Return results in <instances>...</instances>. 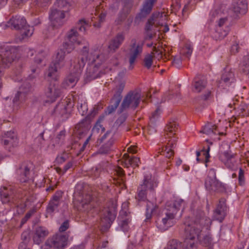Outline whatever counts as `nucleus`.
Wrapping results in <instances>:
<instances>
[{
	"mask_svg": "<svg viewBox=\"0 0 249 249\" xmlns=\"http://www.w3.org/2000/svg\"><path fill=\"white\" fill-rule=\"evenodd\" d=\"M76 26V28H72L68 32L67 35V41L63 44V47L67 52V53H71L74 49L75 45L81 44L77 28H78L79 31L85 33L89 26L88 23L84 19L80 20Z\"/></svg>",
	"mask_w": 249,
	"mask_h": 249,
	"instance_id": "obj_4",
	"label": "nucleus"
},
{
	"mask_svg": "<svg viewBox=\"0 0 249 249\" xmlns=\"http://www.w3.org/2000/svg\"><path fill=\"white\" fill-rule=\"evenodd\" d=\"M26 23V21L24 18L18 16L11 18L8 22L9 24L17 30L21 29Z\"/></svg>",
	"mask_w": 249,
	"mask_h": 249,
	"instance_id": "obj_32",
	"label": "nucleus"
},
{
	"mask_svg": "<svg viewBox=\"0 0 249 249\" xmlns=\"http://www.w3.org/2000/svg\"><path fill=\"white\" fill-rule=\"evenodd\" d=\"M14 193L11 187H3L0 188V196L2 203H7L13 198Z\"/></svg>",
	"mask_w": 249,
	"mask_h": 249,
	"instance_id": "obj_30",
	"label": "nucleus"
},
{
	"mask_svg": "<svg viewBox=\"0 0 249 249\" xmlns=\"http://www.w3.org/2000/svg\"><path fill=\"white\" fill-rule=\"evenodd\" d=\"M209 151H210V147H208V149L206 151L202 150V152H203V154L204 155L205 157V166L207 167V163L209 161V158L210 157V154H209Z\"/></svg>",
	"mask_w": 249,
	"mask_h": 249,
	"instance_id": "obj_63",
	"label": "nucleus"
},
{
	"mask_svg": "<svg viewBox=\"0 0 249 249\" xmlns=\"http://www.w3.org/2000/svg\"><path fill=\"white\" fill-rule=\"evenodd\" d=\"M144 66L147 69L151 68L153 64V55L148 54L145 55L143 60Z\"/></svg>",
	"mask_w": 249,
	"mask_h": 249,
	"instance_id": "obj_55",
	"label": "nucleus"
},
{
	"mask_svg": "<svg viewBox=\"0 0 249 249\" xmlns=\"http://www.w3.org/2000/svg\"><path fill=\"white\" fill-rule=\"evenodd\" d=\"M107 58L105 51L101 46L93 48L89 54V60L94 65L93 70L89 72L88 76L92 79H96L106 72L104 63Z\"/></svg>",
	"mask_w": 249,
	"mask_h": 249,
	"instance_id": "obj_2",
	"label": "nucleus"
},
{
	"mask_svg": "<svg viewBox=\"0 0 249 249\" xmlns=\"http://www.w3.org/2000/svg\"><path fill=\"white\" fill-rule=\"evenodd\" d=\"M48 234L49 231L46 228L43 227H37L33 236V241L35 244L39 245L43 242Z\"/></svg>",
	"mask_w": 249,
	"mask_h": 249,
	"instance_id": "obj_27",
	"label": "nucleus"
},
{
	"mask_svg": "<svg viewBox=\"0 0 249 249\" xmlns=\"http://www.w3.org/2000/svg\"><path fill=\"white\" fill-rule=\"evenodd\" d=\"M0 141L4 146H16L18 143L17 134L13 131H7L1 136Z\"/></svg>",
	"mask_w": 249,
	"mask_h": 249,
	"instance_id": "obj_24",
	"label": "nucleus"
},
{
	"mask_svg": "<svg viewBox=\"0 0 249 249\" xmlns=\"http://www.w3.org/2000/svg\"><path fill=\"white\" fill-rule=\"evenodd\" d=\"M236 156L231 151H225L220 154L219 159L227 168L234 171L237 169L239 163Z\"/></svg>",
	"mask_w": 249,
	"mask_h": 249,
	"instance_id": "obj_15",
	"label": "nucleus"
},
{
	"mask_svg": "<svg viewBox=\"0 0 249 249\" xmlns=\"http://www.w3.org/2000/svg\"><path fill=\"white\" fill-rule=\"evenodd\" d=\"M68 237L62 234H56L48 239L45 245L49 248L64 249L67 245Z\"/></svg>",
	"mask_w": 249,
	"mask_h": 249,
	"instance_id": "obj_12",
	"label": "nucleus"
},
{
	"mask_svg": "<svg viewBox=\"0 0 249 249\" xmlns=\"http://www.w3.org/2000/svg\"><path fill=\"white\" fill-rule=\"evenodd\" d=\"M35 2L37 6L43 7L49 5L51 2V0H35Z\"/></svg>",
	"mask_w": 249,
	"mask_h": 249,
	"instance_id": "obj_59",
	"label": "nucleus"
},
{
	"mask_svg": "<svg viewBox=\"0 0 249 249\" xmlns=\"http://www.w3.org/2000/svg\"><path fill=\"white\" fill-rule=\"evenodd\" d=\"M89 45H85L83 47V49L81 51V53L83 56L81 58V61L80 62L79 61L76 65H79V64L82 62V58H83L84 61V65L85 64V61L89 59Z\"/></svg>",
	"mask_w": 249,
	"mask_h": 249,
	"instance_id": "obj_49",
	"label": "nucleus"
},
{
	"mask_svg": "<svg viewBox=\"0 0 249 249\" xmlns=\"http://www.w3.org/2000/svg\"><path fill=\"white\" fill-rule=\"evenodd\" d=\"M167 16L164 13H155L148 20L145 29L147 31L152 30L154 27H162L165 24Z\"/></svg>",
	"mask_w": 249,
	"mask_h": 249,
	"instance_id": "obj_14",
	"label": "nucleus"
},
{
	"mask_svg": "<svg viewBox=\"0 0 249 249\" xmlns=\"http://www.w3.org/2000/svg\"><path fill=\"white\" fill-rule=\"evenodd\" d=\"M219 11L213 9H212L210 13V19L211 21L213 20L215 18H218L219 17Z\"/></svg>",
	"mask_w": 249,
	"mask_h": 249,
	"instance_id": "obj_60",
	"label": "nucleus"
},
{
	"mask_svg": "<svg viewBox=\"0 0 249 249\" xmlns=\"http://www.w3.org/2000/svg\"><path fill=\"white\" fill-rule=\"evenodd\" d=\"M69 227V223L68 220L65 221L59 228V231L63 232L66 231Z\"/></svg>",
	"mask_w": 249,
	"mask_h": 249,
	"instance_id": "obj_64",
	"label": "nucleus"
},
{
	"mask_svg": "<svg viewBox=\"0 0 249 249\" xmlns=\"http://www.w3.org/2000/svg\"><path fill=\"white\" fill-rule=\"evenodd\" d=\"M141 94L136 91L129 92L124 97L121 104V111L128 108H136L141 101Z\"/></svg>",
	"mask_w": 249,
	"mask_h": 249,
	"instance_id": "obj_10",
	"label": "nucleus"
},
{
	"mask_svg": "<svg viewBox=\"0 0 249 249\" xmlns=\"http://www.w3.org/2000/svg\"><path fill=\"white\" fill-rule=\"evenodd\" d=\"M205 186L207 190L210 192H220L225 188L221 182L216 178H211L208 176L205 182Z\"/></svg>",
	"mask_w": 249,
	"mask_h": 249,
	"instance_id": "obj_18",
	"label": "nucleus"
},
{
	"mask_svg": "<svg viewBox=\"0 0 249 249\" xmlns=\"http://www.w3.org/2000/svg\"><path fill=\"white\" fill-rule=\"evenodd\" d=\"M163 51L164 50L162 47L159 46L156 47V46H154L153 52H152L153 57L154 56L158 59L162 58L164 55Z\"/></svg>",
	"mask_w": 249,
	"mask_h": 249,
	"instance_id": "obj_45",
	"label": "nucleus"
},
{
	"mask_svg": "<svg viewBox=\"0 0 249 249\" xmlns=\"http://www.w3.org/2000/svg\"><path fill=\"white\" fill-rule=\"evenodd\" d=\"M246 5L240 2H234L231 7V11L237 16L238 14H245L246 13Z\"/></svg>",
	"mask_w": 249,
	"mask_h": 249,
	"instance_id": "obj_35",
	"label": "nucleus"
},
{
	"mask_svg": "<svg viewBox=\"0 0 249 249\" xmlns=\"http://www.w3.org/2000/svg\"><path fill=\"white\" fill-rule=\"evenodd\" d=\"M18 50L12 46H7L2 49L0 54V66L5 67L13 62L17 57Z\"/></svg>",
	"mask_w": 249,
	"mask_h": 249,
	"instance_id": "obj_11",
	"label": "nucleus"
},
{
	"mask_svg": "<svg viewBox=\"0 0 249 249\" xmlns=\"http://www.w3.org/2000/svg\"><path fill=\"white\" fill-rule=\"evenodd\" d=\"M30 88V86L29 85H27V87L25 88L22 86L19 89V91L18 92L13 99V102L15 103L18 102L19 100V96L22 94L26 93L29 90Z\"/></svg>",
	"mask_w": 249,
	"mask_h": 249,
	"instance_id": "obj_46",
	"label": "nucleus"
},
{
	"mask_svg": "<svg viewBox=\"0 0 249 249\" xmlns=\"http://www.w3.org/2000/svg\"><path fill=\"white\" fill-rule=\"evenodd\" d=\"M63 192L61 191H57L54 195L53 198L50 200L46 209V217L51 215L57 209L60 204V200L62 196Z\"/></svg>",
	"mask_w": 249,
	"mask_h": 249,
	"instance_id": "obj_21",
	"label": "nucleus"
},
{
	"mask_svg": "<svg viewBox=\"0 0 249 249\" xmlns=\"http://www.w3.org/2000/svg\"><path fill=\"white\" fill-rule=\"evenodd\" d=\"M198 241L205 247H211L212 244V239L209 235H205L202 239H201L200 235Z\"/></svg>",
	"mask_w": 249,
	"mask_h": 249,
	"instance_id": "obj_47",
	"label": "nucleus"
},
{
	"mask_svg": "<svg viewBox=\"0 0 249 249\" xmlns=\"http://www.w3.org/2000/svg\"><path fill=\"white\" fill-rule=\"evenodd\" d=\"M129 203L128 202H124L122 205V209L119 213L120 216H130V212L128 211Z\"/></svg>",
	"mask_w": 249,
	"mask_h": 249,
	"instance_id": "obj_48",
	"label": "nucleus"
},
{
	"mask_svg": "<svg viewBox=\"0 0 249 249\" xmlns=\"http://www.w3.org/2000/svg\"><path fill=\"white\" fill-rule=\"evenodd\" d=\"M77 108L79 112L82 115H85L86 114L88 108L87 106L85 104H81L80 106H78Z\"/></svg>",
	"mask_w": 249,
	"mask_h": 249,
	"instance_id": "obj_61",
	"label": "nucleus"
},
{
	"mask_svg": "<svg viewBox=\"0 0 249 249\" xmlns=\"http://www.w3.org/2000/svg\"><path fill=\"white\" fill-rule=\"evenodd\" d=\"M140 185L144 187L149 192V195L153 197H155V189L158 185L157 179L151 174L145 175L142 183Z\"/></svg>",
	"mask_w": 249,
	"mask_h": 249,
	"instance_id": "obj_17",
	"label": "nucleus"
},
{
	"mask_svg": "<svg viewBox=\"0 0 249 249\" xmlns=\"http://www.w3.org/2000/svg\"><path fill=\"white\" fill-rule=\"evenodd\" d=\"M172 64L175 67L179 68L181 65V59L180 56H176L174 57L172 62Z\"/></svg>",
	"mask_w": 249,
	"mask_h": 249,
	"instance_id": "obj_62",
	"label": "nucleus"
},
{
	"mask_svg": "<svg viewBox=\"0 0 249 249\" xmlns=\"http://www.w3.org/2000/svg\"><path fill=\"white\" fill-rule=\"evenodd\" d=\"M115 217L116 213L114 211L105 209L101 217L102 224L106 227L110 226L111 223L115 219Z\"/></svg>",
	"mask_w": 249,
	"mask_h": 249,
	"instance_id": "obj_28",
	"label": "nucleus"
},
{
	"mask_svg": "<svg viewBox=\"0 0 249 249\" xmlns=\"http://www.w3.org/2000/svg\"><path fill=\"white\" fill-rule=\"evenodd\" d=\"M60 90L56 84H51L46 89L45 95L46 103H53L59 96Z\"/></svg>",
	"mask_w": 249,
	"mask_h": 249,
	"instance_id": "obj_20",
	"label": "nucleus"
},
{
	"mask_svg": "<svg viewBox=\"0 0 249 249\" xmlns=\"http://www.w3.org/2000/svg\"><path fill=\"white\" fill-rule=\"evenodd\" d=\"M105 130V128L101 124L100 121H98L92 128L90 135L95 138L96 136L102 134Z\"/></svg>",
	"mask_w": 249,
	"mask_h": 249,
	"instance_id": "obj_42",
	"label": "nucleus"
},
{
	"mask_svg": "<svg viewBox=\"0 0 249 249\" xmlns=\"http://www.w3.org/2000/svg\"><path fill=\"white\" fill-rule=\"evenodd\" d=\"M124 34L123 33H119L112 39L108 44V49L110 51L114 52L118 49L124 40Z\"/></svg>",
	"mask_w": 249,
	"mask_h": 249,
	"instance_id": "obj_29",
	"label": "nucleus"
},
{
	"mask_svg": "<svg viewBox=\"0 0 249 249\" xmlns=\"http://www.w3.org/2000/svg\"><path fill=\"white\" fill-rule=\"evenodd\" d=\"M207 81L204 78L196 77L192 84V90L196 93L202 92L200 96L201 100L206 101L208 100L212 94L211 90L207 88Z\"/></svg>",
	"mask_w": 249,
	"mask_h": 249,
	"instance_id": "obj_8",
	"label": "nucleus"
},
{
	"mask_svg": "<svg viewBox=\"0 0 249 249\" xmlns=\"http://www.w3.org/2000/svg\"><path fill=\"white\" fill-rule=\"evenodd\" d=\"M227 212L226 200L224 198H221L219 200L216 208L213 212V220H217L220 222H222L227 214Z\"/></svg>",
	"mask_w": 249,
	"mask_h": 249,
	"instance_id": "obj_19",
	"label": "nucleus"
},
{
	"mask_svg": "<svg viewBox=\"0 0 249 249\" xmlns=\"http://www.w3.org/2000/svg\"><path fill=\"white\" fill-rule=\"evenodd\" d=\"M123 161L122 165L125 167L131 166L133 167H138L140 162L139 158L136 157H130L127 153H125L123 157Z\"/></svg>",
	"mask_w": 249,
	"mask_h": 249,
	"instance_id": "obj_31",
	"label": "nucleus"
},
{
	"mask_svg": "<svg viewBox=\"0 0 249 249\" xmlns=\"http://www.w3.org/2000/svg\"><path fill=\"white\" fill-rule=\"evenodd\" d=\"M227 35L228 31L223 30L221 28H216L213 36L216 40H221L223 39Z\"/></svg>",
	"mask_w": 249,
	"mask_h": 249,
	"instance_id": "obj_44",
	"label": "nucleus"
},
{
	"mask_svg": "<svg viewBox=\"0 0 249 249\" xmlns=\"http://www.w3.org/2000/svg\"><path fill=\"white\" fill-rule=\"evenodd\" d=\"M185 205V201L179 198H176L167 202L166 209L175 215L180 209H183Z\"/></svg>",
	"mask_w": 249,
	"mask_h": 249,
	"instance_id": "obj_22",
	"label": "nucleus"
},
{
	"mask_svg": "<svg viewBox=\"0 0 249 249\" xmlns=\"http://www.w3.org/2000/svg\"><path fill=\"white\" fill-rule=\"evenodd\" d=\"M54 6L50 13V23L53 27L58 28L64 24L65 13L69 11L70 5L66 0H57Z\"/></svg>",
	"mask_w": 249,
	"mask_h": 249,
	"instance_id": "obj_3",
	"label": "nucleus"
},
{
	"mask_svg": "<svg viewBox=\"0 0 249 249\" xmlns=\"http://www.w3.org/2000/svg\"><path fill=\"white\" fill-rule=\"evenodd\" d=\"M67 52L63 47L58 50L55 59L50 64L47 71V76L56 80L61 69L65 66V57Z\"/></svg>",
	"mask_w": 249,
	"mask_h": 249,
	"instance_id": "obj_6",
	"label": "nucleus"
},
{
	"mask_svg": "<svg viewBox=\"0 0 249 249\" xmlns=\"http://www.w3.org/2000/svg\"><path fill=\"white\" fill-rule=\"evenodd\" d=\"M133 1L132 0H124V5L122 9V13L124 14L122 19H121L120 22L126 17V16L130 13V10L133 6Z\"/></svg>",
	"mask_w": 249,
	"mask_h": 249,
	"instance_id": "obj_40",
	"label": "nucleus"
},
{
	"mask_svg": "<svg viewBox=\"0 0 249 249\" xmlns=\"http://www.w3.org/2000/svg\"><path fill=\"white\" fill-rule=\"evenodd\" d=\"M125 83L124 81L121 80L117 83L115 88L114 89V94L111 99L110 105L107 107L108 113H111L118 107L122 100V93L124 89Z\"/></svg>",
	"mask_w": 249,
	"mask_h": 249,
	"instance_id": "obj_9",
	"label": "nucleus"
},
{
	"mask_svg": "<svg viewBox=\"0 0 249 249\" xmlns=\"http://www.w3.org/2000/svg\"><path fill=\"white\" fill-rule=\"evenodd\" d=\"M115 174H116L117 176L119 178V181L117 183H121L124 182V180L123 178L124 176V172L123 169L119 166L116 167L114 169Z\"/></svg>",
	"mask_w": 249,
	"mask_h": 249,
	"instance_id": "obj_53",
	"label": "nucleus"
},
{
	"mask_svg": "<svg viewBox=\"0 0 249 249\" xmlns=\"http://www.w3.org/2000/svg\"><path fill=\"white\" fill-rule=\"evenodd\" d=\"M178 129V124L176 122L173 121L169 123L165 128L166 138L170 139L167 145L161 151V155L170 159L174 156L173 149L175 148L177 141V138L174 136L176 132Z\"/></svg>",
	"mask_w": 249,
	"mask_h": 249,
	"instance_id": "obj_5",
	"label": "nucleus"
},
{
	"mask_svg": "<svg viewBox=\"0 0 249 249\" xmlns=\"http://www.w3.org/2000/svg\"><path fill=\"white\" fill-rule=\"evenodd\" d=\"M68 154L63 153L56 157L55 162L57 164H62L68 159Z\"/></svg>",
	"mask_w": 249,
	"mask_h": 249,
	"instance_id": "obj_57",
	"label": "nucleus"
},
{
	"mask_svg": "<svg viewBox=\"0 0 249 249\" xmlns=\"http://www.w3.org/2000/svg\"><path fill=\"white\" fill-rule=\"evenodd\" d=\"M192 52V46L190 45H186L181 49L180 53L186 57L189 58L191 55Z\"/></svg>",
	"mask_w": 249,
	"mask_h": 249,
	"instance_id": "obj_52",
	"label": "nucleus"
},
{
	"mask_svg": "<svg viewBox=\"0 0 249 249\" xmlns=\"http://www.w3.org/2000/svg\"><path fill=\"white\" fill-rule=\"evenodd\" d=\"M161 110L160 107H158L156 110L152 112L151 116L150 117V120L151 122H154L159 117Z\"/></svg>",
	"mask_w": 249,
	"mask_h": 249,
	"instance_id": "obj_58",
	"label": "nucleus"
},
{
	"mask_svg": "<svg viewBox=\"0 0 249 249\" xmlns=\"http://www.w3.org/2000/svg\"><path fill=\"white\" fill-rule=\"evenodd\" d=\"M158 206L154 203L148 201L147 203L146 220H148L152 217V213L158 209Z\"/></svg>",
	"mask_w": 249,
	"mask_h": 249,
	"instance_id": "obj_41",
	"label": "nucleus"
},
{
	"mask_svg": "<svg viewBox=\"0 0 249 249\" xmlns=\"http://www.w3.org/2000/svg\"><path fill=\"white\" fill-rule=\"evenodd\" d=\"M238 183L241 186H243L245 183V172L241 168H239L238 173Z\"/></svg>",
	"mask_w": 249,
	"mask_h": 249,
	"instance_id": "obj_56",
	"label": "nucleus"
},
{
	"mask_svg": "<svg viewBox=\"0 0 249 249\" xmlns=\"http://www.w3.org/2000/svg\"><path fill=\"white\" fill-rule=\"evenodd\" d=\"M20 34L21 36V38L22 39H26L30 37L33 34L34 32V28L33 26H30L28 25H27L26 23L25 25L20 29Z\"/></svg>",
	"mask_w": 249,
	"mask_h": 249,
	"instance_id": "obj_38",
	"label": "nucleus"
},
{
	"mask_svg": "<svg viewBox=\"0 0 249 249\" xmlns=\"http://www.w3.org/2000/svg\"><path fill=\"white\" fill-rule=\"evenodd\" d=\"M242 71L249 76V56H245L242 63Z\"/></svg>",
	"mask_w": 249,
	"mask_h": 249,
	"instance_id": "obj_50",
	"label": "nucleus"
},
{
	"mask_svg": "<svg viewBox=\"0 0 249 249\" xmlns=\"http://www.w3.org/2000/svg\"><path fill=\"white\" fill-rule=\"evenodd\" d=\"M157 0H145L140 12L136 16L135 22H138L146 17L152 11L154 3Z\"/></svg>",
	"mask_w": 249,
	"mask_h": 249,
	"instance_id": "obj_23",
	"label": "nucleus"
},
{
	"mask_svg": "<svg viewBox=\"0 0 249 249\" xmlns=\"http://www.w3.org/2000/svg\"><path fill=\"white\" fill-rule=\"evenodd\" d=\"M72 107L73 105L71 99H66L56 105L54 109V112L63 116L70 112Z\"/></svg>",
	"mask_w": 249,
	"mask_h": 249,
	"instance_id": "obj_25",
	"label": "nucleus"
},
{
	"mask_svg": "<svg viewBox=\"0 0 249 249\" xmlns=\"http://www.w3.org/2000/svg\"><path fill=\"white\" fill-rule=\"evenodd\" d=\"M149 192L140 185L137 190V196L136 197L139 201H145L147 198V195Z\"/></svg>",
	"mask_w": 249,
	"mask_h": 249,
	"instance_id": "obj_43",
	"label": "nucleus"
},
{
	"mask_svg": "<svg viewBox=\"0 0 249 249\" xmlns=\"http://www.w3.org/2000/svg\"><path fill=\"white\" fill-rule=\"evenodd\" d=\"M118 219H119V225L120 226L121 229L124 231H127L129 228L128 224L131 222V216H119Z\"/></svg>",
	"mask_w": 249,
	"mask_h": 249,
	"instance_id": "obj_39",
	"label": "nucleus"
},
{
	"mask_svg": "<svg viewBox=\"0 0 249 249\" xmlns=\"http://www.w3.org/2000/svg\"><path fill=\"white\" fill-rule=\"evenodd\" d=\"M31 166L26 163H23L17 170L18 179L21 182H27L31 177Z\"/></svg>",
	"mask_w": 249,
	"mask_h": 249,
	"instance_id": "obj_26",
	"label": "nucleus"
},
{
	"mask_svg": "<svg viewBox=\"0 0 249 249\" xmlns=\"http://www.w3.org/2000/svg\"><path fill=\"white\" fill-rule=\"evenodd\" d=\"M84 67V61L82 58V62L79 65H75L73 67V71L66 78L64 84L67 86L72 88L79 79L83 68Z\"/></svg>",
	"mask_w": 249,
	"mask_h": 249,
	"instance_id": "obj_16",
	"label": "nucleus"
},
{
	"mask_svg": "<svg viewBox=\"0 0 249 249\" xmlns=\"http://www.w3.org/2000/svg\"><path fill=\"white\" fill-rule=\"evenodd\" d=\"M200 132L207 135H211L213 134H216L217 133H218L216 126L212 123H207L205 124Z\"/></svg>",
	"mask_w": 249,
	"mask_h": 249,
	"instance_id": "obj_37",
	"label": "nucleus"
},
{
	"mask_svg": "<svg viewBox=\"0 0 249 249\" xmlns=\"http://www.w3.org/2000/svg\"><path fill=\"white\" fill-rule=\"evenodd\" d=\"M92 200L91 196L89 194H86L83 196L82 199L80 202L81 206L85 208L86 205L89 204Z\"/></svg>",
	"mask_w": 249,
	"mask_h": 249,
	"instance_id": "obj_54",
	"label": "nucleus"
},
{
	"mask_svg": "<svg viewBox=\"0 0 249 249\" xmlns=\"http://www.w3.org/2000/svg\"><path fill=\"white\" fill-rule=\"evenodd\" d=\"M238 111L240 116H248L249 115V104L241 105Z\"/></svg>",
	"mask_w": 249,
	"mask_h": 249,
	"instance_id": "obj_51",
	"label": "nucleus"
},
{
	"mask_svg": "<svg viewBox=\"0 0 249 249\" xmlns=\"http://www.w3.org/2000/svg\"><path fill=\"white\" fill-rule=\"evenodd\" d=\"M201 228L196 223L187 225L185 228L184 241L181 242L173 239L169 241L166 249H194L201 235Z\"/></svg>",
	"mask_w": 249,
	"mask_h": 249,
	"instance_id": "obj_1",
	"label": "nucleus"
},
{
	"mask_svg": "<svg viewBox=\"0 0 249 249\" xmlns=\"http://www.w3.org/2000/svg\"><path fill=\"white\" fill-rule=\"evenodd\" d=\"M143 42H138L136 39L131 40V44L129 47L126 55L129 64L128 67L129 70H132L133 68L137 59L142 54L143 50Z\"/></svg>",
	"mask_w": 249,
	"mask_h": 249,
	"instance_id": "obj_7",
	"label": "nucleus"
},
{
	"mask_svg": "<svg viewBox=\"0 0 249 249\" xmlns=\"http://www.w3.org/2000/svg\"><path fill=\"white\" fill-rule=\"evenodd\" d=\"M221 81L227 86H229L234 83L235 79L233 72L231 70L226 69L221 76Z\"/></svg>",
	"mask_w": 249,
	"mask_h": 249,
	"instance_id": "obj_33",
	"label": "nucleus"
},
{
	"mask_svg": "<svg viewBox=\"0 0 249 249\" xmlns=\"http://www.w3.org/2000/svg\"><path fill=\"white\" fill-rule=\"evenodd\" d=\"M176 215L166 209L164 214L161 218H158L156 221L157 227L161 231L167 230L175 224Z\"/></svg>",
	"mask_w": 249,
	"mask_h": 249,
	"instance_id": "obj_13",
	"label": "nucleus"
},
{
	"mask_svg": "<svg viewBox=\"0 0 249 249\" xmlns=\"http://www.w3.org/2000/svg\"><path fill=\"white\" fill-rule=\"evenodd\" d=\"M114 139L112 138H110L107 143L103 145L100 148L98 152L101 154H107L109 153V152L112 150V145L114 143Z\"/></svg>",
	"mask_w": 249,
	"mask_h": 249,
	"instance_id": "obj_36",
	"label": "nucleus"
},
{
	"mask_svg": "<svg viewBox=\"0 0 249 249\" xmlns=\"http://www.w3.org/2000/svg\"><path fill=\"white\" fill-rule=\"evenodd\" d=\"M199 216H197L196 219L194 223L197 224V227L201 228L202 230V227H209L212 223L211 219L206 216H204L203 212H201Z\"/></svg>",
	"mask_w": 249,
	"mask_h": 249,
	"instance_id": "obj_34",
	"label": "nucleus"
}]
</instances>
